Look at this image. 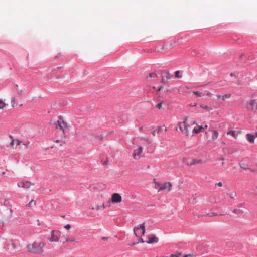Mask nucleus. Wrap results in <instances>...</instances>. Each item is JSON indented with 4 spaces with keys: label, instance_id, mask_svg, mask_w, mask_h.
Masks as SVG:
<instances>
[{
    "label": "nucleus",
    "instance_id": "nucleus-1",
    "mask_svg": "<svg viewBox=\"0 0 257 257\" xmlns=\"http://www.w3.org/2000/svg\"><path fill=\"white\" fill-rule=\"evenodd\" d=\"M45 243L41 240H37L33 243L27 245V248L29 252L36 254H42Z\"/></svg>",
    "mask_w": 257,
    "mask_h": 257
},
{
    "label": "nucleus",
    "instance_id": "nucleus-2",
    "mask_svg": "<svg viewBox=\"0 0 257 257\" xmlns=\"http://www.w3.org/2000/svg\"><path fill=\"white\" fill-rule=\"evenodd\" d=\"M178 128L186 136H192V127L189 124L187 118H185L183 121L178 123L177 127L176 128V130L177 131Z\"/></svg>",
    "mask_w": 257,
    "mask_h": 257
},
{
    "label": "nucleus",
    "instance_id": "nucleus-3",
    "mask_svg": "<svg viewBox=\"0 0 257 257\" xmlns=\"http://www.w3.org/2000/svg\"><path fill=\"white\" fill-rule=\"evenodd\" d=\"M243 108L247 111L255 113L257 112V97L252 95L244 103Z\"/></svg>",
    "mask_w": 257,
    "mask_h": 257
},
{
    "label": "nucleus",
    "instance_id": "nucleus-4",
    "mask_svg": "<svg viewBox=\"0 0 257 257\" xmlns=\"http://www.w3.org/2000/svg\"><path fill=\"white\" fill-rule=\"evenodd\" d=\"M22 95V90H17V93L11 98V105L12 107L21 106L22 105L21 98Z\"/></svg>",
    "mask_w": 257,
    "mask_h": 257
},
{
    "label": "nucleus",
    "instance_id": "nucleus-5",
    "mask_svg": "<svg viewBox=\"0 0 257 257\" xmlns=\"http://www.w3.org/2000/svg\"><path fill=\"white\" fill-rule=\"evenodd\" d=\"M206 138L209 142H214L217 141L219 133L217 131L209 128L205 132Z\"/></svg>",
    "mask_w": 257,
    "mask_h": 257
},
{
    "label": "nucleus",
    "instance_id": "nucleus-6",
    "mask_svg": "<svg viewBox=\"0 0 257 257\" xmlns=\"http://www.w3.org/2000/svg\"><path fill=\"white\" fill-rule=\"evenodd\" d=\"M145 232V226L144 223L135 227L134 228V233L137 237L144 235Z\"/></svg>",
    "mask_w": 257,
    "mask_h": 257
},
{
    "label": "nucleus",
    "instance_id": "nucleus-7",
    "mask_svg": "<svg viewBox=\"0 0 257 257\" xmlns=\"http://www.w3.org/2000/svg\"><path fill=\"white\" fill-rule=\"evenodd\" d=\"M61 235V232L58 230H53L51 232L50 237L49 240L51 242H57L59 241Z\"/></svg>",
    "mask_w": 257,
    "mask_h": 257
},
{
    "label": "nucleus",
    "instance_id": "nucleus-8",
    "mask_svg": "<svg viewBox=\"0 0 257 257\" xmlns=\"http://www.w3.org/2000/svg\"><path fill=\"white\" fill-rule=\"evenodd\" d=\"M54 124L56 125V128L59 127L62 130H64L67 127L66 123L61 117H59L58 120L56 122L54 123Z\"/></svg>",
    "mask_w": 257,
    "mask_h": 257
},
{
    "label": "nucleus",
    "instance_id": "nucleus-9",
    "mask_svg": "<svg viewBox=\"0 0 257 257\" xmlns=\"http://www.w3.org/2000/svg\"><path fill=\"white\" fill-rule=\"evenodd\" d=\"M192 125H195L193 128H191L192 136L195 134H198L201 132H204V127H203L202 126L198 125L195 121L193 122Z\"/></svg>",
    "mask_w": 257,
    "mask_h": 257
},
{
    "label": "nucleus",
    "instance_id": "nucleus-10",
    "mask_svg": "<svg viewBox=\"0 0 257 257\" xmlns=\"http://www.w3.org/2000/svg\"><path fill=\"white\" fill-rule=\"evenodd\" d=\"M172 187V184L170 182H165L162 184L161 187L159 188L158 191L162 190H166L167 192H169L171 190Z\"/></svg>",
    "mask_w": 257,
    "mask_h": 257
},
{
    "label": "nucleus",
    "instance_id": "nucleus-11",
    "mask_svg": "<svg viewBox=\"0 0 257 257\" xmlns=\"http://www.w3.org/2000/svg\"><path fill=\"white\" fill-rule=\"evenodd\" d=\"M142 152L143 148L142 147H139L138 148L135 149L133 154V158L135 160L139 159L141 157Z\"/></svg>",
    "mask_w": 257,
    "mask_h": 257
},
{
    "label": "nucleus",
    "instance_id": "nucleus-12",
    "mask_svg": "<svg viewBox=\"0 0 257 257\" xmlns=\"http://www.w3.org/2000/svg\"><path fill=\"white\" fill-rule=\"evenodd\" d=\"M111 201L112 203H120L122 201V197L119 194L115 193L112 195Z\"/></svg>",
    "mask_w": 257,
    "mask_h": 257
},
{
    "label": "nucleus",
    "instance_id": "nucleus-13",
    "mask_svg": "<svg viewBox=\"0 0 257 257\" xmlns=\"http://www.w3.org/2000/svg\"><path fill=\"white\" fill-rule=\"evenodd\" d=\"M33 184L29 181H21L17 183L18 187L23 188L25 189L30 188Z\"/></svg>",
    "mask_w": 257,
    "mask_h": 257
},
{
    "label": "nucleus",
    "instance_id": "nucleus-14",
    "mask_svg": "<svg viewBox=\"0 0 257 257\" xmlns=\"http://www.w3.org/2000/svg\"><path fill=\"white\" fill-rule=\"evenodd\" d=\"M192 93L195 95L197 97L202 96L209 97L212 95V93L208 91H205L203 93L200 91H193Z\"/></svg>",
    "mask_w": 257,
    "mask_h": 257
},
{
    "label": "nucleus",
    "instance_id": "nucleus-15",
    "mask_svg": "<svg viewBox=\"0 0 257 257\" xmlns=\"http://www.w3.org/2000/svg\"><path fill=\"white\" fill-rule=\"evenodd\" d=\"M158 240V238L155 235L152 234L149 236L148 240L146 242L149 244L157 243Z\"/></svg>",
    "mask_w": 257,
    "mask_h": 257
},
{
    "label": "nucleus",
    "instance_id": "nucleus-16",
    "mask_svg": "<svg viewBox=\"0 0 257 257\" xmlns=\"http://www.w3.org/2000/svg\"><path fill=\"white\" fill-rule=\"evenodd\" d=\"M165 132L167 131V128L165 126L158 127L157 129L153 130L152 132V134L153 136H156L157 134H158L160 132L163 131Z\"/></svg>",
    "mask_w": 257,
    "mask_h": 257
},
{
    "label": "nucleus",
    "instance_id": "nucleus-17",
    "mask_svg": "<svg viewBox=\"0 0 257 257\" xmlns=\"http://www.w3.org/2000/svg\"><path fill=\"white\" fill-rule=\"evenodd\" d=\"M216 97L218 100L222 99V100H225L227 99L230 98L231 95L230 94H226L223 95H217Z\"/></svg>",
    "mask_w": 257,
    "mask_h": 257
},
{
    "label": "nucleus",
    "instance_id": "nucleus-18",
    "mask_svg": "<svg viewBox=\"0 0 257 257\" xmlns=\"http://www.w3.org/2000/svg\"><path fill=\"white\" fill-rule=\"evenodd\" d=\"M227 134L232 136L235 139H237L239 132L234 130H230L227 133Z\"/></svg>",
    "mask_w": 257,
    "mask_h": 257
},
{
    "label": "nucleus",
    "instance_id": "nucleus-19",
    "mask_svg": "<svg viewBox=\"0 0 257 257\" xmlns=\"http://www.w3.org/2000/svg\"><path fill=\"white\" fill-rule=\"evenodd\" d=\"M14 144H16V145H20L21 144H23L26 147H27L26 144L22 143V141L17 140V139H12V141L10 143V145L11 146H13Z\"/></svg>",
    "mask_w": 257,
    "mask_h": 257
},
{
    "label": "nucleus",
    "instance_id": "nucleus-20",
    "mask_svg": "<svg viewBox=\"0 0 257 257\" xmlns=\"http://www.w3.org/2000/svg\"><path fill=\"white\" fill-rule=\"evenodd\" d=\"M247 140L250 143H253L254 142L255 136L250 134H247L246 136Z\"/></svg>",
    "mask_w": 257,
    "mask_h": 257
},
{
    "label": "nucleus",
    "instance_id": "nucleus-21",
    "mask_svg": "<svg viewBox=\"0 0 257 257\" xmlns=\"http://www.w3.org/2000/svg\"><path fill=\"white\" fill-rule=\"evenodd\" d=\"M199 107L201 108L205 109L206 111H207L209 112H210V111L213 110V109L211 107H209L208 106H207L206 105L200 104L199 105Z\"/></svg>",
    "mask_w": 257,
    "mask_h": 257
},
{
    "label": "nucleus",
    "instance_id": "nucleus-22",
    "mask_svg": "<svg viewBox=\"0 0 257 257\" xmlns=\"http://www.w3.org/2000/svg\"><path fill=\"white\" fill-rule=\"evenodd\" d=\"M201 162V160H192L189 162H188L187 164L188 165L191 166L196 164H199Z\"/></svg>",
    "mask_w": 257,
    "mask_h": 257
},
{
    "label": "nucleus",
    "instance_id": "nucleus-23",
    "mask_svg": "<svg viewBox=\"0 0 257 257\" xmlns=\"http://www.w3.org/2000/svg\"><path fill=\"white\" fill-rule=\"evenodd\" d=\"M227 195L230 198L233 199L236 196V193L235 192H232L231 193H227Z\"/></svg>",
    "mask_w": 257,
    "mask_h": 257
},
{
    "label": "nucleus",
    "instance_id": "nucleus-24",
    "mask_svg": "<svg viewBox=\"0 0 257 257\" xmlns=\"http://www.w3.org/2000/svg\"><path fill=\"white\" fill-rule=\"evenodd\" d=\"M105 208V206L104 205V204H102V205H96L94 207H92V209H95L96 210H98L99 209H100L101 208Z\"/></svg>",
    "mask_w": 257,
    "mask_h": 257
},
{
    "label": "nucleus",
    "instance_id": "nucleus-25",
    "mask_svg": "<svg viewBox=\"0 0 257 257\" xmlns=\"http://www.w3.org/2000/svg\"><path fill=\"white\" fill-rule=\"evenodd\" d=\"M76 240L75 239V238L74 237H72V238H66L65 239V241L63 242V243L64 242H76Z\"/></svg>",
    "mask_w": 257,
    "mask_h": 257
},
{
    "label": "nucleus",
    "instance_id": "nucleus-26",
    "mask_svg": "<svg viewBox=\"0 0 257 257\" xmlns=\"http://www.w3.org/2000/svg\"><path fill=\"white\" fill-rule=\"evenodd\" d=\"M36 201L34 200H32L27 205V206L31 207L33 205H36Z\"/></svg>",
    "mask_w": 257,
    "mask_h": 257
},
{
    "label": "nucleus",
    "instance_id": "nucleus-27",
    "mask_svg": "<svg viewBox=\"0 0 257 257\" xmlns=\"http://www.w3.org/2000/svg\"><path fill=\"white\" fill-rule=\"evenodd\" d=\"M233 212L235 213V214H237L238 215H240V214H242L243 212L242 211V210H240V209H235L233 210Z\"/></svg>",
    "mask_w": 257,
    "mask_h": 257
},
{
    "label": "nucleus",
    "instance_id": "nucleus-28",
    "mask_svg": "<svg viewBox=\"0 0 257 257\" xmlns=\"http://www.w3.org/2000/svg\"><path fill=\"white\" fill-rule=\"evenodd\" d=\"M6 104L2 100V99L0 98V109H3L5 107Z\"/></svg>",
    "mask_w": 257,
    "mask_h": 257
},
{
    "label": "nucleus",
    "instance_id": "nucleus-29",
    "mask_svg": "<svg viewBox=\"0 0 257 257\" xmlns=\"http://www.w3.org/2000/svg\"><path fill=\"white\" fill-rule=\"evenodd\" d=\"M157 77V74L155 73H150L148 75V76H147V78H155V77Z\"/></svg>",
    "mask_w": 257,
    "mask_h": 257
},
{
    "label": "nucleus",
    "instance_id": "nucleus-30",
    "mask_svg": "<svg viewBox=\"0 0 257 257\" xmlns=\"http://www.w3.org/2000/svg\"><path fill=\"white\" fill-rule=\"evenodd\" d=\"M180 71H176L175 72V77L176 78H181L182 77V76L181 75H180Z\"/></svg>",
    "mask_w": 257,
    "mask_h": 257
},
{
    "label": "nucleus",
    "instance_id": "nucleus-31",
    "mask_svg": "<svg viewBox=\"0 0 257 257\" xmlns=\"http://www.w3.org/2000/svg\"><path fill=\"white\" fill-rule=\"evenodd\" d=\"M162 184H160L159 183H158V182H155V186H154V187L156 188V189H159V188L161 187V185Z\"/></svg>",
    "mask_w": 257,
    "mask_h": 257
},
{
    "label": "nucleus",
    "instance_id": "nucleus-32",
    "mask_svg": "<svg viewBox=\"0 0 257 257\" xmlns=\"http://www.w3.org/2000/svg\"><path fill=\"white\" fill-rule=\"evenodd\" d=\"M162 102H161L156 105V107L159 109H162L163 108L162 106Z\"/></svg>",
    "mask_w": 257,
    "mask_h": 257
},
{
    "label": "nucleus",
    "instance_id": "nucleus-33",
    "mask_svg": "<svg viewBox=\"0 0 257 257\" xmlns=\"http://www.w3.org/2000/svg\"><path fill=\"white\" fill-rule=\"evenodd\" d=\"M65 228H66L67 230H69L71 228V225L70 224H67L65 226Z\"/></svg>",
    "mask_w": 257,
    "mask_h": 257
},
{
    "label": "nucleus",
    "instance_id": "nucleus-34",
    "mask_svg": "<svg viewBox=\"0 0 257 257\" xmlns=\"http://www.w3.org/2000/svg\"><path fill=\"white\" fill-rule=\"evenodd\" d=\"M143 242H144V241L143 240V239L142 238H139L138 243H143Z\"/></svg>",
    "mask_w": 257,
    "mask_h": 257
},
{
    "label": "nucleus",
    "instance_id": "nucleus-35",
    "mask_svg": "<svg viewBox=\"0 0 257 257\" xmlns=\"http://www.w3.org/2000/svg\"><path fill=\"white\" fill-rule=\"evenodd\" d=\"M215 185H217V186H219V187H222V185H222V183L221 182H218V183H216Z\"/></svg>",
    "mask_w": 257,
    "mask_h": 257
},
{
    "label": "nucleus",
    "instance_id": "nucleus-36",
    "mask_svg": "<svg viewBox=\"0 0 257 257\" xmlns=\"http://www.w3.org/2000/svg\"><path fill=\"white\" fill-rule=\"evenodd\" d=\"M164 89L163 87H160L158 89V92H160L161 91L163 90Z\"/></svg>",
    "mask_w": 257,
    "mask_h": 257
},
{
    "label": "nucleus",
    "instance_id": "nucleus-37",
    "mask_svg": "<svg viewBox=\"0 0 257 257\" xmlns=\"http://www.w3.org/2000/svg\"><path fill=\"white\" fill-rule=\"evenodd\" d=\"M184 257H193L192 255L191 254H188L184 256Z\"/></svg>",
    "mask_w": 257,
    "mask_h": 257
},
{
    "label": "nucleus",
    "instance_id": "nucleus-38",
    "mask_svg": "<svg viewBox=\"0 0 257 257\" xmlns=\"http://www.w3.org/2000/svg\"><path fill=\"white\" fill-rule=\"evenodd\" d=\"M54 142H56V143H58L59 142V140H56Z\"/></svg>",
    "mask_w": 257,
    "mask_h": 257
},
{
    "label": "nucleus",
    "instance_id": "nucleus-39",
    "mask_svg": "<svg viewBox=\"0 0 257 257\" xmlns=\"http://www.w3.org/2000/svg\"><path fill=\"white\" fill-rule=\"evenodd\" d=\"M204 127V129L208 127V125H205Z\"/></svg>",
    "mask_w": 257,
    "mask_h": 257
},
{
    "label": "nucleus",
    "instance_id": "nucleus-40",
    "mask_svg": "<svg viewBox=\"0 0 257 257\" xmlns=\"http://www.w3.org/2000/svg\"><path fill=\"white\" fill-rule=\"evenodd\" d=\"M256 134V136H257V133H256V134Z\"/></svg>",
    "mask_w": 257,
    "mask_h": 257
}]
</instances>
